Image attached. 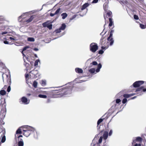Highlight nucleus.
Returning <instances> with one entry per match:
<instances>
[{"mask_svg":"<svg viewBox=\"0 0 146 146\" xmlns=\"http://www.w3.org/2000/svg\"><path fill=\"white\" fill-rule=\"evenodd\" d=\"M104 29L103 31L101 33V35H104L106 33V31L104 32V33L103 34ZM114 31L113 30H111L110 32V35L109 36L108 38L106 41V39L104 40H103L104 39V35H103L102 38V39H101V40H102V41L101 42V45H102V46L101 47L102 49L101 50V54H102L104 52V51L107 49L109 46V45H112L114 41L112 38L113 34V33Z\"/></svg>","mask_w":146,"mask_h":146,"instance_id":"nucleus-1","label":"nucleus"},{"mask_svg":"<svg viewBox=\"0 0 146 146\" xmlns=\"http://www.w3.org/2000/svg\"><path fill=\"white\" fill-rule=\"evenodd\" d=\"M117 106L116 104H115L111 107L104 115L101 117V123L103 121V120L106 121L108 117L115 112L117 108L116 107Z\"/></svg>","mask_w":146,"mask_h":146,"instance_id":"nucleus-2","label":"nucleus"},{"mask_svg":"<svg viewBox=\"0 0 146 146\" xmlns=\"http://www.w3.org/2000/svg\"><path fill=\"white\" fill-rule=\"evenodd\" d=\"M24 129H22L23 131V135L26 137H28L30 134L33 133L35 129L33 127L28 125H24L22 126Z\"/></svg>","mask_w":146,"mask_h":146,"instance_id":"nucleus-3","label":"nucleus"},{"mask_svg":"<svg viewBox=\"0 0 146 146\" xmlns=\"http://www.w3.org/2000/svg\"><path fill=\"white\" fill-rule=\"evenodd\" d=\"M73 88L72 86H70L65 88H62L61 90H60L62 97L65 95L70 94Z\"/></svg>","mask_w":146,"mask_h":146,"instance_id":"nucleus-4","label":"nucleus"},{"mask_svg":"<svg viewBox=\"0 0 146 146\" xmlns=\"http://www.w3.org/2000/svg\"><path fill=\"white\" fill-rule=\"evenodd\" d=\"M58 90H53L51 92L47 94L48 97L50 98H57L62 97L60 90L59 92Z\"/></svg>","mask_w":146,"mask_h":146,"instance_id":"nucleus-5","label":"nucleus"},{"mask_svg":"<svg viewBox=\"0 0 146 146\" xmlns=\"http://www.w3.org/2000/svg\"><path fill=\"white\" fill-rule=\"evenodd\" d=\"M6 104L5 102L0 104V118H4L6 113Z\"/></svg>","mask_w":146,"mask_h":146,"instance_id":"nucleus-6","label":"nucleus"},{"mask_svg":"<svg viewBox=\"0 0 146 146\" xmlns=\"http://www.w3.org/2000/svg\"><path fill=\"white\" fill-rule=\"evenodd\" d=\"M5 75L7 78V81L8 82V84L9 85L8 87L7 91L8 92H9L11 90V87L10 85L11 84V78L10 76L9 75H8L6 74L5 73H3L2 75V77L3 78V81H4L3 79V75Z\"/></svg>","mask_w":146,"mask_h":146,"instance_id":"nucleus-7","label":"nucleus"},{"mask_svg":"<svg viewBox=\"0 0 146 146\" xmlns=\"http://www.w3.org/2000/svg\"><path fill=\"white\" fill-rule=\"evenodd\" d=\"M98 49V46L95 43H92L90 45V50L93 52H95Z\"/></svg>","mask_w":146,"mask_h":146,"instance_id":"nucleus-8","label":"nucleus"},{"mask_svg":"<svg viewBox=\"0 0 146 146\" xmlns=\"http://www.w3.org/2000/svg\"><path fill=\"white\" fill-rule=\"evenodd\" d=\"M5 134V130H1V131L0 132V136H1V138L2 137L1 142L2 143H4L6 140Z\"/></svg>","mask_w":146,"mask_h":146,"instance_id":"nucleus-9","label":"nucleus"},{"mask_svg":"<svg viewBox=\"0 0 146 146\" xmlns=\"http://www.w3.org/2000/svg\"><path fill=\"white\" fill-rule=\"evenodd\" d=\"M144 82L143 81H138L135 82L133 84L135 88H137L143 84Z\"/></svg>","mask_w":146,"mask_h":146,"instance_id":"nucleus-10","label":"nucleus"},{"mask_svg":"<svg viewBox=\"0 0 146 146\" xmlns=\"http://www.w3.org/2000/svg\"><path fill=\"white\" fill-rule=\"evenodd\" d=\"M21 101L22 103L25 104H27L29 103L30 100H28L25 97H23L21 98Z\"/></svg>","mask_w":146,"mask_h":146,"instance_id":"nucleus-11","label":"nucleus"},{"mask_svg":"<svg viewBox=\"0 0 146 146\" xmlns=\"http://www.w3.org/2000/svg\"><path fill=\"white\" fill-rule=\"evenodd\" d=\"M142 141V139L141 137H136V139L133 140V142L132 143V145H133L134 143H136L137 142H139L140 143H141Z\"/></svg>","mask_w":146,"mask_h":146,"instance_id":"nucleus-12","label":"nucleus"},{"mask_svg":"<svg viewBox=\"0 0 146 146\" xmlns=\"http://www.w3.org/2000/svg\"><path fill=\"white\" fill-rule=\"evenodd\" d=\"M4 118H0V129L1 130H5L3 125L5 124V122L3 121Z\"/></svg>","mask_w":146,"mask_h":146,"instance_id":"nucleus-13","label":"nucleus"},{"mask_svg":"<svg viewBox=\"0 0 146 146\" xmlns=\"http://www.w3.org/2000/svg\"><path fill=\"white\" fill-rule=\"evenodd\" d=\"M108 135V131H106L104 132L103 137L101 136V143L102 142L103 138L104 140H106L107 139Z\"/></svg>","mask_w":146,"mask_h":146,"instance_id":"nucleus-14","label":"nucleus"},{"mask_svg":"<svg viewBox=\"0 0 146 146\" xmlns=\"http://www.w3.org/2000/svg\"><path fill=\"white\" fill-rule=\"evenodd\" d=\"M146 91V88H144V86H143L137 88L135 90V92H145Z\"/></svg>","mask_w":146,"mask_h":146,"instance_id":"nucleus-15","label":"nucleus"},{"mask_svg":"<svg viewBox=\"0 0 146 146\" xmlns=\"http://www.w3.org/2000/svg\"><path fill=\"white\" fill-rule=\"evenodd\" d=\"M29 73H31L33 75L32 76L33 77H35V76H36L38 73V71L37 70L34 69L30 71Z\"/></svg>","mask_w":146,"mask_h":146,"instance_id":"nucleus-16","label":"nucleus"},{"mask_svg":"<svg viewBox=\"0 0 146 146\" xmlns=\"http://www.w3.org/2000/svg\"><path fill=\"white\" fill-rule=\"evenodd\" d=\"M21 128L23 129V127H22V126L19 127L18 129L16 131V134L15 135V137H16L17 135L18 134H21L22 133V129Z\"/></svg>","mask_w":146,"mask_h":146,"instance_id":"nucleus-17","label":"nucleus"},{"mask_svg":"<svg viewBox=\"0 0 146 146\" xmlns=\"http://www.w3.org/2000/svg\"><path fill=\"white\" fill-rule=\"evenodd\" d=\"M136 94L135 93H133L131 94H125L123 95V96L125 98H128Z\"/></svg>","mask_w":146,"mask_h":146,"instance_id":"nucleus-18","label":"nucleus"},{"mask_svg":"<svg viewBox=\"0 0 146 146\" xmlns=\"http://www.w3.org/2000/svg\"><path fill=\"white\" fill-rule=\"evenodd\" d=\"M75 71L76 73L79 74H82L83 72V70L82 69L78 68H76Z\"/></svg>","mask_w":146,"mask_h":146,"instance_id":"nucleus-19","label":"nucleus"},{"mask_svg":"<svg viewBox=\"0 0 146 146\" xmlns=\"http://www.w3.org/2000/svg\"><path fill=\"white\" fill-rule=\"evenodd\" d=\"M19 141L18 142V146H23L24 143L23 139L20 138L19 139Z\"/></svg>","mask_w":146,"mask_h":146,"instance_id":"nucleus-20","label":"nucleus"},{"mask_svg":"<svg viewBox=\"0 0 146 146\" xmlns=\"http://www.w3.org/2000/svg\"><path fill=\"white\" fill-rule=\"evenodd\" d=\"M108 4L107 3H105L103 5V8L105 11L106 12L108 10Z\"/></svg>","mask_w":146,"mask_h":146,"instance_id":"nucleus-21","label":"nucleus"},{"mask_svg":"<svg viewBox=\"0 0 146 146\" xmlns=\"http://www.w3.org/2000/svg\"><path fill=\"white\" fill-rule=\"evenodd\" d=\"M89 5V4L88 3H86L84 4L82 6L81 8V10H82L85 9Z\"/></svg>","mask_w":146,"mask_h":146,"instance_id":"nucleus-22","label":"nucleus"},{"mask_svg":"<svg viewBox=\"0 0 146 146\" xmlns=\"http://www.w3.org/2000/svg\"><path fill=\"white\" fill-rule=\"evenodd\" d=\"M34 18L33 15L31 16L29 19L26 21V22H27V23H30L32 21Z\"/></svg>","mask_w":146,"mask_h":146,"instance_id":"nucleus-23","label":"nucleus"},{"mask_svg":"<svg viewBox=\"0 0 146 146\" xmlns=\"http://www.w3.org/2000/svg\"><path fill=\"white\" fill-rule=\"evenodd\" d=\"M109 19V27H111L112 25L113 22L112 20V19L111 18H110Z\"/></svg>","mask_w":146,"mask_h":146,"instance_id":"nucleus-24","label":"nucleus"},{"mask_svg":"<svg viewBox=\"0 0 146 146\" xmlns=\"http://www.w3.org/2000/svg\"><path fill=\"white\" fill-rule=\"evenodd\" d=\"M66 26L64 23H63L62 25V26L60 27V29L62 30H64L66 28Z\"/></svg>","mask_w":146,"mask_h":146,"instance_id":"nucleus-25","label":"nucleus"},{"mask_svg":"<svg viewBox=\"0 0 146 146\" xmlns=\"http://www.w3.org/2000/svg\"><path fill=\"white\" fill-rule=\"evenodd\" d=\"M61 16H62L63 19H65L67 16V14L66 13H63L61 14Z\"/></svg>","mask_w":146,"mask_h":146,"instance_id":"nucleus-26","label":"nucleus"},{"mask_svg":"<svg viewBox=\"0 0 146 146\" xmlns=\"http://www.w3.org/2000/svg\"><path fill=\"white\" fill-rule=\"evenodd\" d=\"M6 94V91L4 90H2L0 91V94L2 96H4Z\"/></svg>","mask_w":146,"mask_h":146,"instance_id":"nucleus-27","label":"nucleus"},{"mask_svg":"<svg viewBox=\"0 0 146 146\" xmlns=\"http://www.w3.org/2000/svg\"><path fill=\"white\" fill-rule=\"evenodd\" d=\"M27 40L30 42H34L35 40V39L33 37H29L27 38Z\"/></svg>","mask_w":146,"mask_h":146,"instance_id":"nucleus-28","label":"nucleus"},{"mask_svg":"<svg viewBox=\"0 0 146 146\" xmlns=\"http://www.w3.org/2000/svg\"><path fill=\"white\" fill-rule=\"evenodd\" d=\"M49 24L47 22H45L42 23V25L44 27H47Z\"/></svg>","mask_w":146,"mask_h":146,"instance_id":"nucleus-29","label":"nucleus"},{"mask_svg":"<svg viewBox=\"0 0 146 146\" xmlns=\"http://www.w3.org/2000/svg\"><path fill=\"white\" fill-rule=\"evenodd\" d=\"M38 97L40 98H47V96L46 95H43V94H39L38 95Z\"/></svg>","mask_w":146,"mask_h":146,"instance_id":"nucleus-30","label":"nucleus"},{"mask_svg":"<svg viewBox=\"0 0 146 146\" xmlns=\"http://www.w3.org/2000/svg\"><path fill=\"white\" fill-rule=\"evenodd\" d=\"M41 84L42 86H44L46 84V81L45 80H42L41 81Z\"/></svg>","mask_w":146,"mask_h":146,"instance_id":"nucleus-31","label":"nucleus"},{"mask_svg":"<svg viewBox=\"0 0 146 146\" xmlns=\"http://www.w3.org/2000/svg\"><path fill=\"white\" fill-rule=\"evenodd\" d=\"M89 72L91 73H94L95 71V68H91L89 70Z\"/></svg>","mask_w":146,"mask_h":146,"instance_id":"nucleus-32","label":"nucleus"},{"mask_svg":"<svg viewBox=\"0 0 146 146\" xmlns=\"http://www.w3.org/2000/svg\"><path fill=\"white\" fill-rule=\"evenodd\" d=\"M100 63L98 64V68L96 70V72H99L100 71Z\"/></svg>","mask_w":146,"mask_h":146,"instance_id":"nucleus-33","label":"nucleus"},{"mask_svg":"<svg viewBox=\"0 0 146 146\" xmlns=\"http://www.w3.org/2000/svg\"><path fill=\"white\" fill-rule=\"evenodd\" d=\"M100 123V118L99 120H98V122H97V127L98 129H99L100 128V126H98V125H99V124Z\"/></svg>","mask_w":146,"mask_h":146,"instance_id":"nucleus-34","label":"nucleus"},{"mask_svg":"<svg viewBox=\"0 0 146 146\" xmlns=\"http://www.w3.org/2000/svg\"><path fill=\"white\" fill-rule=\"evenodd\" d=\"M112 13V12L111 11H109L108 12H107L106 13L107 15L109 17H111V15Z\"/></svg>","mask_w":146,"mask_h":146,"instance_id":"nucleus-35","label":"nucleus"},{"mask_svg":"<svg viewBox=\"0 0 146 146\" xmlns=\"http://www.w3.org/2000/svg\"><path fill=\"white\" fill-rule=\"evenodd\" d=\"M37 82L36 81H35L33 82V86L34 88H36V87L37 86Z\"/></svg>","mask_w":146,"mask_h":146,"instance_id":"nucleus-36","label":"nucleus"},{"mask_svg":"<svg viewBox=\"0 0 146 146\" xmlns=\"http://www.w3.org/2000/svg\"><path fill=\"white\" fill-rule=\"evenodd\" d=\"M140 27L142 29H145V27L144 25L140 23L139 24Z\"/></svg>","mask_w":146,"mask_h":146,"instance_id":"nucleus-37","label":"nucleus"},{"mask_svg":"<svg viewBox=\"0 0 146 146\" xmlns=\"http://www.w3.org/2000/svg\"><path fill=\"white\" fill-rule=\"evenodd\" d=\"M61 30L60 28L59 29H57L55 30V32L56 33H59L61 32Z\"/></svg>","mask_w":146,"mask_h":146,"instance_id":"nucleus-38","label":"nucleus"},{"mask_svg":"<svg viewBox=\"0 0 146 146\" xmlns=\"http://www.w3.org/2000/svg\"><path fill=\"white\" fill-rule=\"evenodd\" d=\"M52 25L49 24L47 27L49 29L51 30L52 29Z\"/></svg>","mask_w":146,"mask_h":146,"instance_id":"nucleus-39","label":"nucleus"},{"mask_svg":"<svg viewBox=\"0 0 146 146\" xmlns=\"http://www.w3.org/2000/svg\"><path fill=\"white\" fill-rule=\"evenodd\" d=\"M60 8H58L55 11V13L56 15L58 14L60 11Z\"/></svg>","mask_w":146,"mask_h":146,"instance_id":"nucleus-40","label":"nucleus"},{"mask_svg":"<svg viewBox=\"0 0 146 146\" xmlns=\"http://www.w3.org/2000/svg\"><path fill=\"white\" fill-rule=\"evenodd\" d=\"M135 20H138L139 19L138 15H135L133 16Z\"/></svg>","mask_w":146,"mask_h":146,"instance_id":"nucleus-41","label":"nucleus"},{"mask_svg":"<svg viewBox=\"0 0 146 146\" xmlns=\"http://www.w3.org/2000/svg\"><path fill=\"white\" fill-rule=\"evenodd\" d=\"M127 101V99L126 98H123V99L122 101V102L123 104H125V103Z\"/></svg>","mask_w":146,"mask_h":146,"instance_id":"nucleus-42","label":"nucleus"},{"mask_svg":"<svg viewBox=\"0 0 146 146\" xmlns=\"http://www.w3.org/2000/svg\"><path fill=\"white\" fill-rule=\"evenodd\" d=\"M121 102V100L119 99H117L116 100V103L119 104Z\"/></svg>","mask_w":146,"mask_h":146,"instance_id":"nucleus-43","label":"nucleus"},{"mask_svg":"<svg viewBox=\"0 0 146 146\" xmlns=\"http://www.w3.org/2000/svg\"><path fill=\"white\" fill-rule=\"evenodd\" d=\"M135 143L133 144V145H132L133 146H141V144L139 143V144L136 143L135 144Z\"/></svg>","mask_w":146,"mask_h":146,"instance_id":"nucleus-44","label":"nucleus"},{"mask_svg":"<svg viewBox=\"0 0 146 146\" xmlns=\"http://www.w3.org/2000/svg\"><path fill=\"white\" fill-rule=\"evenodd\" d=\"M38 64V60H36L35 62L34 63V66H37Z\"/></svg>","mask_w":146,"mask_h":146,"instance_id":"nucleus-45","label":"nucleus"},{"mask_svg":"<svg viewBox=\"0 0 146 146\" xmlns=\"http://www.w3.org/2000/svg\"><path fill=\"white\" fill-rule=\"evenodd\" d=\"M29 48V47L28 46H25V47H24L23 49V51H24L25 50H26V49L27 48Z\"/></svg>","mask_w":146,"mask_h":146,"instance_id":"nucleus-46","label":"nucleus"},{"mask_svg":"<svg viewBox=\"0 0 146 146\" xmlns=\"http://www.w3.org/2000/svg\"><path fill=\"white\" fill-rule=\"evenodd\" d=\"M92 65H97L98 64L97 62L96 61H93L92 62Z\"/></svg>","mask_w":146,"mask_h":146,"instance_id":"nucleus-47","label":"nucleus"},{"mask_svg":"<svg viewBox=\"0 0 146 146\" xmlns=\"http://www.w3.org/2000/svg\"><path fill=\"white\" fill-rule=\"evenodd\" d=\"M29 74H25V77L26 79H27L29 78Z\"/></svg>","mask_w":146,"mask_h":146,"instance_id":"nucleus-48","label":"nucleus"},{"mask_svg":"<svg viewBox=\"0 0 146 146\" xmlns=\"http://www.w3.org/2000/svg\"><path fill=\"white\" fill-rule=\"evenodd\" d=\"M98 0H94L92 1L93 3H96L98 1Z\"/></svg>","mask_w":146,"mask_h":146,"instance_id":"nucleus-49","label":"nucleus"},{"mask_svg":"<svg viewBox=\"0 0 146 146\" xmlns=\"http://www.w3.org/2000/svg\"><path fill=\"white\" fill-rule=\"evenodd\" d=\"M112 130H110L109 133V136H111L112 134Z\"/></svg>","mask_w":146,"mask_h":146,"instance_id":"nucleus-50","label":"nucleus"},{"mask_svg":"<svg viewBox=\"0 0 146 146\" xmlns=\"http://www.w3.org/2000/svg\"><path fill=\"white\" fill-rule=\"evenodd\" d=\"M16 137H17L19 139H20V138H19L20 137H22L23 136L22 135H20L18 136L17 135Z\"/></svg>","mask_w":146,"mask_h":146,"instance_id":"nucleus-51","label":"nucleus"},{"mask_svg":"<svg viewBox=\"0 0 146 146\" xmlns=\"http://www.w3.org/2000/svg\"><path fill=\"white\" fill-rule=\"evenodd\" d=\"M7 33H8V32H7L4 31V32H2V33L1 34H2V35H4V34H6Z\"/></svg>","mask_w":146,"mask_h":146,"instance_id":"nucleus-52","label":"nucleus"},{"mask_svg":"<svg viewBox=\"0 0 146 146\" xmlns=\"http://www.w3.org/2000/svg\"><path fill=\"white\" fill-rule=\"evenodd\" d=\"M55 15H56V14H55V13H53V14L52 13H50V15L51 17H53Z\"/></svg>","mask_w":146,"mask_h":146,"instance_id":"nucleus-53","label":"nucleus"},{"mask_svg":"<svg viewBox=\"0 0 146 146\" xmlns=\"http://www.w3.org/2000/svg\"><path fill=\"white\" fill-rule=\"evenodd\" d=\"M4 43L5 44H9V42L6 40L4 41Z\"/></svg>","mask_w":146,"mask_h":146,"instance_id":"nucleus-54","label":"nucleus"},{"mask_svg":"<svg viewBox=\"0 0 146 146\" xmlns=\"http://www.w3.org/2000/svg\"><path fill=\"white\" fill-rule=\"evenodd\" d=\"M100 138L99 140H98V142L97 143V145H98L100 144Z\"/></svg>","mask_w":146,"mask_h":146,"instance_id":"nucleus-55","label":"nucleus"},{"mask_svg":"<svg viewBox=\"0 0 146 146\" xmlns=\"http://www.w3.org/2000/svg\"><path fill=\"white\" fill-rule=\"evenodd\" d=\"M34 50L35 51H37L38 50V48H35L34 49Z\"/></svg>","mask_w":146,"mask_h":146,"instance_id":"nucleus-56","label":"nucleus"},{"mask_svg":"<svg viewBox=\"0 0 146 146\" xmlns=\"http://www.w3.org/2000/svg\"><path fill=\"white\" fill-rule=\"evenodd\" d=\"M9 39L11 40H15L14 38L11 37H9Z\"/></svg>","mask_w":146,"mask_h":146,"instance_id":"nucleus-57","label":"nucleus"},{"mask_svg":"<svg viewBox=\"0 0 146 146\" xmlns=\"http://www.w3.org/2000/svg\"><path fill=\"white\" fill-rule=\"evenodd\" d=\"M31 95V94H27V96L28 97L30 96Z\"/></svg>","mask_w":146,"mask_h":146,"instance_id":"nucleus-58","label":"nucleus"},{"mask_svg":"<svg viewBox=\"0 0 146 146\" xmlns=\"http://www.w3.org/2000/svg\"><path fill=\"white\" fill-rule=\"evenodd\" d=\"M7 86H5L4 87V88H5V89H6V88H7Z\"/></svg>","mask_w":146,"mask_h":146,"instance_id":"nucleus-59","label":"nucleus"},{"mask_svg":"<svg viewBox=\"0 0 146 146\" xmlns=\"http://www.w3.org/2000/svg\"><path fill=\"white\" fill-rule=\"evenodd\" d=\"M21 18H22V15L19 17V20Z\"/></svg>","mask_w":146,"mask_h":146,"instance_id":"nucleus-60","label":"nucleus"},{"mask_svg":"<svg viewBox=\"0 0 146 146\" xmlns=\"http://www.w3.org/2000/svg\"><path fill=\"white\" fill-rule=\"evenodd\" d=\"M100 53H101V52H100V50H99L98 51V53L99 54H100Z\"/></svg>","mask_w":146,"mask_h":146,"instance_id":"nucleus-61","label":"nucleus"},{"mask_svg":"<svg viewBox=\"0 0 146 146\" xmlns=\"http://www.w3.org/2000/svg\"><path fill=\"white\" fill-rule=\"evenodd\" d=\"M135 98H136V97H133V98H131V99H134Z\"/></svg>","mask_w":146,"mask_h":146,"instance_id":"nucleus-62","label":"nucleus"},{"mask_svg":"<svg viewBox=\"0 0 146 146\" xmlns=\"http://www.w3.org/2000/svg\"><path fill=\"white\" fill-rule=\"evenodd\" d=\"M118 113V112H117L115 115H113V116H114L115 115H116V114H117Z\"/></svg>","mask_w":146,"mask_h":146,"instance_id":"nucleus-63","label":"nucleus"},{"mask_svg":"<svg viewBox=\"0 0 146 146\" xmlns=\"http://www.w3.org/2000/svg\"><path fill=\"white\" fill-rule=\"evenodd\" d=\"M1 143H2V142H1H1H0V146H1Z\"/></svg>","mask_w":146,"mask_h":146,"instance_id":"nucleus-64","label":"nucleus"}]
</instances>
